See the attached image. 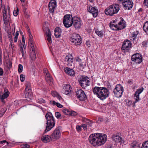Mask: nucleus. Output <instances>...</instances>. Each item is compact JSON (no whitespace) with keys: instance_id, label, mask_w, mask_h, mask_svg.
Segmentation results:
<instances>
[{"instance_id":"4","label":"nucleus","mask_w":148,"mask_h":148,"mask_svg":"<svg viewBox=\"0 0 148 148\" xmlns=\"http://www.w3.org/2000/svg\"><path fill=\"white\" fill-rule=\"evenodd\" d=\"M119 9V5L117 4H115L110 5L104 11L106 14L112 16L116 14Z\"/></svg>"},{"instance_id":"48","label":"nucleus","mask_w":148,"mask_h":148,"mask_svg":"<svg viewBox=\"0 0 148 148\" xmlns=\"http://www.w3.org/2000/svg\"><path fill=\"white\" fill-rule=\"evenodd\" d=\"M126 105L128 106H130L132 103V101L128 100L127 99L126 100Z\"/></svg>"},{"instance_id":"23","label":"nucleus","mask_w":148,"mask_h":148,"mask_svg":"<svg viewBox=\"0 0 148 148\" xmlns=\"http://www.w3.org/2000/svg\"><path fill=\"white\" fill-rule=\"evenodd\" d=\"M41 140L44 143H47L50 142L52 140L51 136L48 135H44L41 138Z\"/></svg>"},{"instance_id":"7","label":"nucleus","mask_w":148,"mask_h":148,"mask_svg":"<svg viewBox=\"0 0 148 148\" xmlns=\"http://www.w3.org/2000/svg\"><path fill=\"white\" fill-rule=\"evenodd\" d=\"M70 41L73 45H79L82 42L81 37L78 34H73L72 37L70 38Z\"/></svg>"},{"instance_id":"47","label":"nucleus","mask_w":148,"mask_h":148,"mask_svg":"<svg viewBox=\"0 0 148 148\" xmlns=\"http://www.w3.org/2000/svg\"><path fill=\"white\" fill-rule=\"evenodd\" d=\"M23 66L21 64H19L18 65V72L20 73L22 72L23 71Z\"/></svg>"},{"instance_id":"24","label":"nucleus","mask_w":148,"mask_h":148,"mask_svg":"<svg viewBox=\"0 0 148 148\" xmlns=\"http://www.w3.org/2000/svg\"><path fill=\"white\" fill-rule=\"evenodd\" d=\"M64 71L66 73L71 76H73L75 75V72L72 69L66 67L65 68Z\"/></svg>"},{"instance_id":"57","label":"nucleus","mask_w":148,"mask_h":148,"mask_svg":"<svg viewBox=\"0 0 148 148\" xmlns=\"http://www.w3.org/2000/svg\"><path fill=\"white\" fill-rule=\"evenodd\" d=\"M55 31L57 32H58L61 33L62 30L59 27H56L55 30Z\"/></svg>"},{"instance_id":"59","label":"nucleus","mask_w":148,"mask_h":148,"mask_svg":"<svg viewBox=\"0 0 148 148\" xmlns=\"http://www.w3.org/2000/svg\"><path fill=\"white\" fill-rule=\"evenodd\" d=\"M142 46L145 47H147V42L146 41H145L143 42Z\"/></svg>"},{"instance_id":"29","label":"nucleus","mask_w":148,"mask_h":148,"mask_svg":"<svg viewBox=\"0 0 148 148\" xmlns=\"http://www.w3.org/2000/svg\"><path fill=\"white\" fill-rule=\"evenodd\" d=\"M32 91H25V97L27 98L31 99L32 97Z\"/></svg>"},{"instance_id":"2","label":"nucleus","mask_w":148,"mask_h":148,"mask_svg":"<svg viewBox=\"0 0 148 148\" xmlns=\"http://www.w3.org/2000/svg\"><path fill=\"white\" fill-rule=\"evenodd\" d=\"M94 95L101 100H103L109 95V90L105 87L95 86L93 89Z\"/></svg>"},{"instance_id":"25","label":"nucleus","mask_w":148,"mask_h":148,"mask_svg":"<svg viewBox=\"0 0 148 148\" xmlns=\"http://www.w3.org/2000/svg\"><path fill=\"white\" fill-rule=\"evenodd\" d=\"M143 87H142L140 88L137 89L135 92L134 95V97H135L136 98L140 99L139 97V95L143 92Z\"/></svg>"},{"instance_id":"27","label":"nucleus","mask_w":148,"mask_h":148,"mask_svg":"<svg viewBox=\"0 0 148 148\" xmlns=\"http://www.w3.org/2000/svg\"><path fill=\"white\" fill-rule=\"evenodd\" d=\"M9 93H10L8 89H5L3 95L1 96V99L3 100L5 99L9 95Z\"/></svg>"},{"instance_id":"46","label":"nucleus","mask_w":148,"mask_h":148,"mask_svg":"<svg viewBox=\"0 0 148 148\" xmlns=\"http://www.w3.org/2000/svg\"><path fill=\"white\" fill-rule=\"evenodd\" d=\"M77 114V113L76 112L73 111H70L69 115L74 116H76Z\"/></svg>"},{"instance_id":"26","label":"nucleus","mask_w":148,"mask_h":148,"mask_svg":"<svg viewBox=\"0 0 148 148\" xmlns=\"http://www.w3.org/2000/svg\"><path fill=\"white\" fill-rule=\"evenodd\" d=\"M109 26L111 29L113 30H119L118 26L117 24H114V22H110Z\"/></svg>"},{"instance_id":"54","label":"nucleus","mask_w":148,"mask_h":148,"mask_svg":"<svg viewBox=\"0 0 148 148\" xmlns=\"http://www.w3.org/2000/svg\"><path fill=\"white\" fill-rule=\"evenodd\" d=\"M82 125H77L76 127V129L78 132H80L82 130Z\"/></svg>"},{"instance_id":"3","label":"nucleus","mask_w":148,"mask_h":148,"mask_svg":"<svg viewBox=\"0 0 148 148\" xmlns=\"http://www.w3.org/2000/svg\"><path fill=\"white\" fill-rule=\"evenodd\" d=\"M47 120V126L45 132H47L50 130L55 126V121L51 113L48 112L45 116Z\"/></svg>"},{"instance_id":"30","label":"nucleus","mask_w":148,"mask_h":148,"mask_svg":"<svg viewBox=\"0 0 148 148\" xmlns=\"http://www.w3.org/2000/svg\"><path fill=\"white\" fill-rule=\"evenodd\" d=\"M130 148H139V145L136 141H134L130 144Z\"/></svg>"},{"instance_id":"20","label":"nucleus","mask_w":148,"mask_h":148,"mask_svg":"<svg viewBox=\"0 0 148 148\" xmlns=\"http://www.w3.org/2000/svg\"><path fill=\"white\" fill-rule=\"evenodd\" d=\"M44 31L45 33L47 40L49 43L51 42V33L50 30L48 27H46L45 28Z\"/></svg>"},{"instance_id":"14","label":"nucleus","mask_w":148,"mask_h":148,"mask_svg":"<svg viewBox=\"0 0 148 148\" xmlns=\"http://www.w3.org/2000/svg\"><path fill=\"white\" fill-rule=\"evenodd\" d=\"M64 60L67 62V65L68 66H72L73 68L74 67V59L71 55L66 56L65 57Z\"/></svg>"},{"instance_id":"52","label":"nucleus","mask_w":148,"mask_h":148,"mask_svg":"<svg viewBox=\"0 0 148 148\" xmlns=\"http://www.w3.org/2000/svg\"><path fill=\"white\" fill-rule=\"evenodd\" d=\"M21 81L22 82H24L25 80V75H24L21 74L20 76Z\"/></svg>"},{"instance_id":"5","label":"nucleus","mask_w":148,"mask_h":148,"mask_svg":"<svg viewBox=\"0 0 148 148\" xmlns=\"http://www.w3.org/2000/svg\"><path fill=\"white\" fill-rule=\"evenodd\" d=\"M73 17L71 15L66 14L65 15L63 19V22L64 26L68 28L71 27L72 25Z\"/></svg>"},{"instance_id":"51","label":"nucleus","mask_w":148,"mask_h":148,"mask_svg":"<svg viewBox=\"0 0 148 148\" xmlns=\"http://www.w3.org/2000/svg\"><path fill=\"white\" fill-rule=\"evenodd\" d=\"M21 148H29L30 146L27 144H23L21 145Z\"/></svg>"},{"instance_id":"56","label":"nucleus","mask_w":148,"mask_h":148,"mask_svg":"<svg viewBox=\"0 0 148 148\" xmlns=\"http://www.w3.org/2000/svg\"><path fill=\"white\" fill-rule=\"evenodd\" d=\"M134 98L135 100L133 103V106H135V104L136 102L138 101H139L140 100V99L136 98L135 97H134Z\"/></svg>"},{"instance_id":"12","label":"nucleus","mask_w":148,"mask_h":148,"mask_svg":"<svg viewBox=\"0 0 148 148\" xmlns=\"http://www.w3.org/2000/svg\"><path fill=\"white\" fill-rule=\"evenodd\" d=\"M60 129V127H58L54 131L51 135L52 139L57 140L61 136Z\"/></svg>"},{"instance_id":"10","label":"nucleus","mask_w":148,"mask_h":148,"mask_svg":"<svg viewBox=\"0 0 148 148\" xmlns=\"http://www.w3.org/2000/svg\"><path fill=\"white\" fill-rule=\"evenodd\" d=\"M77 97L79 100L85 101L87 97L84 91L82 89H78L75 91Z\"/></svg>"},{"instance_id":"41","label":"nucleus","mask_w":148,"mask_h":148,"mask_svg":"<svg viewBox=\"0 0 148 148\" xmlns=\"http://www.w3.org/2000/svg\"><path fill=\"white\" fill-rule=\"evenodd\" d=\"M29 43L30 44L29 46L31 48V51H35L34 47L33 42H29Z\"/></svg>"},{"instance_id":"35","label":"nucleus","mask_w":148,"mask_h":148,"mask_svg":"<svg viewBox=\"0 0 148 148\" xmlns=\"http://www.w3.org/2000/svg\"><path fill=\"white\" fill-rule=\"evenodd\" d=\"M25 86L26 88L25 90L26 91L27 90L32 91L31 84L30 82H27L26 83Z\"/></svg>"},{"instance_id":"31","label":"nucleus","mask_w":148,"mask_h":148,"mask_svg":"<svg viewBox=\"0 0 148 148\" xmlns=\"http://www.w3.org/2000/svg\"><path fill=\"white\" fill-rule=\"evenodd\" d=\"M119 91V92L115 91V93H114L115 96L118 98H120L121 97L123 91V90H121Z\"/></svg>"},{"instance_id":"15","label":"nucleus","mask_w":148,"mask_h":148,"mask_svg":"<svg viewBox=\"0 0 148 148\" xmlns=\"http://www.w3.org/2000/svg\"><path fill=\"white\" fill-rule=\"evenodd\" d=\"M87 10L89 12L92 14L94 17L97 16L98 14V11L96 8L93 7L91 6H88Z\"/></svg>"},{"instance_id":"13","label":"nucleus","mask_w":148,"mask_h":148,"mask_svg":"<svg viewBox=\"0 0 148 148\" xmlns=\"http://www.w3.org/2000/svg\"><path fill=\"white\" fill-rule=\"evenodd\" d=\"M122 4L125 10H130L132 8L133 3L131 0H124Z\"/></svg>"},{"instance_id":"44","label":"nucleus","mask_w":148,"mask_h":148,"mask_svg":"<svg viewBox=\"0 0 148 148\" xmlns=\"http://www.w3.org/2000/svg\"><path fill=\"white\" fill-rule=\"evenodd\" d=\"M28 33H29V42H32L33 41V37L32 36V35H31V33H30V31L29 30L28 31Z\"/></svg>"},{"instance_id":"18","label":"nucleus","mask_w":148,"mask_h":148,"mask_svg":"<svg viewBox=\"0 0 148 148\" xmlns=\"http://www.w3.org/2000/svg\"><path fill=\"white\" fill-rule=\"evenodd\" d=\"M56 3L55 0H51L49 4V8L51 12H53L56 6Z\"/></svg>"},{"instance_id":"45","label":"nucleus","mask_w":148,"mask_h":148,"mask_svg":"<svg viewBox=\"0 0 148 148\" xmlns=\"http://www.w3.org/2000/svg\"><path fill=\"white\" fill-rule=\"evenodd\" d=\"M82 121L85 123L88 124L90 122V120L85 118H83L82 119Z\"/></svg>"},{"instance_id":"33","label":"nucleus","mask_w":148,"mask_h":148,"mask_svg":"<svg viewBox=\"0 0 148 148\" xmlns=\"http://www.w3.org/2000/svg\"><path fill=\"white\" fill-rule=\"evenodd\" d=\"M103 32L102 30L99 31L98 29L95 30V33L99 37H102L103 34Z\"/></svg>"},{"instance_id":"22","label":"nucleus","mask_w":148,"mask_h":148,"mask_svg":"<svg viewBox=\"0 0 148 148\" xmlns=\"http://www.w3.org/2000/svg\"><path fill=\"white\" fill-rule=\"evenodd\" d=\"M121 20L119 22L118 26L119 30H121L125 27V22L122 18H120Z\"/></svg>"},{"instance_id":"61","label":"nucleus","mask_w":148,"mask_h":148,"mask_svg":"<svg viewBox=\"0 0 148 148\" xmlns=\"http://www.w3.org/2000/svg\"><path fill=\"white\" fill-rule=\"evenodd\" d=\"M22 41L23 42V46L24 47V45H25V43L24 38V37L23 35H22Z\"/></svg>"},{"instance_id":"43","label":"nucleus","mask_w":148,"mask_h":148,"mask_svg":"<svg viewBox=\"0 0 148 148\" xmlns=\"http://www.w3.org/2000/svg\"><path fill=\"white\" fill-rule=\"evenodd\" d=\"M141 148H148V140L143 143Z\"/></svg>"},{"instance_id":"6","label":"nucleus","mask_w":148,"mask_h":148,"mask_svg":"<svg viewBox=\"0 0 148 148\" xmlns=\"http://www.w3.org/2000/svg\"><path fill=\"white\" fill-rule=\"evenodd\" d=\"M78 82L80 86L83 89H85L90 85V81L89 78L87 76H83L79 78Z\"/></svg>"},{"instance_id":"64","label":"nucleus","mask_w":148,"mask_h":148,"mask_svg":"<svg viewBox=\"0 0 148 148\" xmlns=\"http://www.w3.org/2000/svg\"><path fill=\"white\" fill-rule=\"evenodd\" d=\"M144 3L145 5L147 6V7H148V0H144Z\"/></svg>"},{"instance_id":"32","label":"nucleus","mask_w":148,"mask_h":148,"mask_svg":"<svg viewBox=\"0 0 148 148\" xmlns=\"http://www.w3.org/2000/svg\"><path fill=\"white\" fill-rule=\"evenodd\" d=\"M143 29L146 33L148 34V21L145 23Z\"/></svg>"},{"instance_id":"11","label":"nucleus","mask_w":148,"mask_h":148,"mask_svg":"<svg viewBox=\"0 0 148 148\" xmlns=\"http://www.w3.org/2000/svg\"><path fill=\"white\" fill-rule=\"evenodd\" d=\"M131 60L132 61L136 63L140 64L142 61V56L139 53H135L132 55Z\"/></svg>"},{"instance_id":"8","label":"nucleus","mask_w":148,"mask_h":148,"mask_svg":"<svg viewBox=\"0 0 148 148\" xmlns=\"http://www.w3.org/2000/svg\"><path fill=\"white\" fill-rule=\"evenodd\" d=\"M132 47V43L128 40H126L123 42L121 47L122 51L124 53L129 52Z\"/></svg>"},{"instance_id":"1","label":"nucleus","mask_w":148,"mask_h":148,"mask_svg":"<svg viewBox=\"0 0 148 148\" xmlns=\"http://www.w3.org/2000/svg\"><path fill=\"white\" fill-rule=\"evenodd\" d=\"M107 139L106 134L99 133L91 134L88 138L89 142L94 146H99L104 144Z\"/></svg>"},{"instance_id":"39","label":"nucleus","mask_w":148,"mask_h":148,"mask_svg":"<svg viewBox=\"0 0 148 148\" xmlns=\"http://www.w3.org/2000/svg\"><path fill=\"white\" fill-rule=\"evenodd\" d=\"M52 104L53 105H56L58 108H62L63 107V105L58 103L54 101H53Z\"/></svg>"},{"instance_id":"34","label":"nucleus","mask_w":148,"mask_h":148,"mask_svg":"<svg viewBox=\"0 0 148 148\" xmlns=\"http://www.w3.org/2000/svg\"><path fill=\"white\" fill-rule=\"evenodd\" d=\"M30 56L32 60L33 61L35 60L36 57L35 51H31L30 53Z\"/></svg>"},{"instance_id":"9","label":"nucleus","mask_w":148,"mask_h":148,"mask_svg":"<svg viewBox=\"0 0 148 148\" xmlns=\"http://www.w3.org/2000/svg\"><path fill=\"white\" fill-rule=\"evenodd\" d=\"M72 25L76 29H79L83 24L82 22L81 19L77 16L73 17V20Z\"/></svg>"},{"instance_id":"17","label":"nucleus","mask_w":148,"mask_h":148,"mask_svg":"<svg viewBox=\"0 0 148 148\" xmlns=\"http://www.w3.org/2000/svg\"><path fill=\"white\" fill-rule=\"evenodd\" d=\"M119 133L113 134L112 136V140L116 143H123V142L122 137L119 135Z\"/></svg>"},{"instance_id":"16","label":"nucleus","mask_w":148,"mask_h":148,"mask_svg":"<svg viewBox=\"0 0 148 148\" xmlns=\"http://www.w3.org/2000/svg\"><path fill=\"white\" fill-rule=\"evenodd\" d=\"M62 87L63 93L67 95H70L72 89L71 86L69 84H64Z\"/></svg>"},{"instance_id":"21","label":"nucleus","mask_w":148,"mask_h":148,"mask_svg":"<svg viewBox=\"0 0 148 148\" xmlns=\"http://www.w3.org/2000/svg\"><path fill=\"white\" fill-rule=\"evenodd\" d=\"M45 75V79L47 82L50 86H52L53 84V79L50 76L49 73H46Z\"/></svg>"},{"instance_id":"63","label":"nucleus","mask_w":148,"mask_h":148,"mask_svg":"<svg viewBox=\"0 0 148 148\" xmlns=\"http://www.w3.org/2000/svg\"><path fill=\"white\" fill-rule=\"evenodd\" d=\"M4 143H6L7 145H8V143L5 140H3L2 141H0V144H3Z\"/></svg>"},{"instance_id":"53","label":"nucleus","mask_w":148,"mask_h":148,"mask_svg":"<svg viewBox=\"0 0 148 148\" xmlns=\"http://www.w3.org/2000/svg\"><path fill=\"white\" fill-rule=\"evenodd\" d=\"M88 125V124H86V123H84L82 124L81 125L82 127L84 129V130H86L87 129V125Z\"/></svg>"},{"instance_id":"38","label":"nucleus","mask_w":148,"mask_h":148,"mask_svg":"<svg viewBox=\"0 0 148 148\" xmlns=\"http://www.w3.org/2000/svg\"><path fill=\"white\" fill-rule=\"evenodd\" d=\"M62 111L63 112L64 114L66 115H69L70 113V111L69 110L66 109H63Z\"/></svg>"},{"instance_id":"55","label":"nucleus","mask_w":148,"mask_h":148,"mask_svg":"<svg viewBox=\"0 0 148 148\" xmlns=\"http://www.w3.org/2000/svg\"><path fill=\"white\" fill-rule=\"evenodd\" d=\"M55 115L56 117L58 119L61 116L60 113L58 112H56Z\"/></svg>"},{"instance_id":"37","label":"nucleus","mask_w":148,"mask_h":148,"mask_svg":"<svg viewBox=\"0 0 148 148\" xmlns=\"http://www.w3.org/2000/svg\"><path fill=\"white\" fill-rule=\"evenodd\" d=\"M6 67L8 69H10L12 67V62L9 60L6 63Z\"/></svg>"},{"instance_id":"28","label":"nucleus","mask_w":148,"mask_h":148,"mask_svg":"<svg viewBox=\"0 0 148 148\" xmlns=\"http://www.w3.org/2000/svg\"><path fill=\"white\" fill-rule=\"evenodd\" d=\"M139 34V32L138 31H136L133 32L131 34V36H130V39L131 41H134L137 38V35Z\"/></svg>"},{"instance_id":"19","label":"nucleus","mask_w":148,"mask_h":148,"mask_svg":"<svg viewBox=\"0 0 148 148\" xmlns=\"http://www.w3.org/2000/svg\"><path fill=\"white\" fill-rule=\"evenodd\" d=\"M3 13L4 23L5 25H7L10 20V18L7 16L6 9H5V8H4V10L3 9Z\"/></svg>"},{"instance_id":"60","label":"nucleus","mask_w":148,"mask_h":148,"mask_svg":"<svg viewBox=\"0 0 148 148\" xmlns=\"http://www.w3.org/2000/svg\"><path fill=\"white\" fill-rule=\"evenodd\" d=\"M51 93L53 96L56 97L57 95L58 94L55 91H52L51 92Z\"/></svg>"},{"instance_id":"50","label":"nucleus","mask_w":148,"mask_h":148,"mask_svg":"<svg viewBox=\"0 0 148 148\" xmlns=\"http://www.w3.org/2000/svg\"><path fill=\"white\" fill-rule=\"evenodd\" d=\"M18 8H17L16 10H14L13 12V14L14 16H16L18 14Z\"/></svg>"},{"instance_id":"36","label":"nucleus","mask_w":148,"mask_h":148,"mask_svg":"<svg viewBox=\"0 0 148 148\" xmlns=\"http://www.w3.org/2000/svg\"><path fill=\"white\" fill-rule=\"evenodd\" d=\"M114 89L120 91L121 90H123V86L120 84H117L115 88Z\"/></svg>"},{"instance_id":"40","label":"nucleus","mask_w":148,"mask_h":148,"mask_svg":"<svg viewBox=\"0 0 148 148\" xmlns=\"http://www.w3.org/2000/svg\"><path fill=\"white\" fill-rule=\"evenodd\" d=\"M76 62H79V66L81 67H83V64L82 62V60L79 58H77L75 59Z\"/></svg>"},{"instance_id":"58","label":"nucleus","mask_w":148,"mask_h":148,"mask_svg":"<svg viewBox=\"0 0 148 148\" xmlns=\"http://www.w3.org/2000/svg\"><path fill=\"white\" fill-rule=\"evenodd\" d=\"M2 54L1 49H0V65L2 64Z\"/></svg>"},{"instance_id":"49","label":"nucleus","mask_w":148,"mask_h":148,"mask_svg":"<svg viewBox=\"0 0 148 148\" xmlns=\"http://www.w3.org/2000/svg\"><path fill=\"white\" fill-rule=\"evenodd\" d=\"M54 34L56 37V38H59L60 36H61V33L57 32L55 31Z\"/></svg>"},{"instance_id":"62","label":"nucleus","mask_w":148,"mask_h":148,"mask_svg":"<svg viewBox=\"0 0 148 148\" xmlns=\"http://www.w3.org/2000/svg\"><path fill=\"white\" fill-rule=\"evenodd\" d=\"M3 73V69L0 67V76H2Z\"/></svg>"},{"instance_id":"42","label":"nucleus","mask_w":148,"mask_h":148,"mask_svg":"<svg viewBox=\"0 0 148 148\" xmlns=\"http://www.w3.org/2000/svg\"><path fill=\"white\" fill-rule=\"evenodd\" d=\"M19 33V32L18 31H17L16 32V33L15 34V37L14 38V42H16L17 41Z\"/></svg>"}]
</instances>
